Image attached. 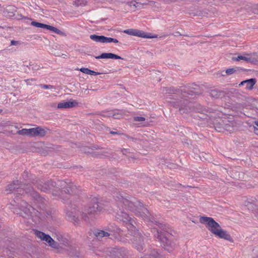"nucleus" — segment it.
I'll return each mask as SVG.
<instances>
[{"label": "nucleus", "mask_w": 258, "mask_h": 258, "mask_svg": "<svg viewBox=\"0 0 258 258\" xmlns=\"http://www.w3.org/2000/svg\"><path fill=\"white\" fill-rule=\"evenodd\" d=\"M162 91L168 94L166 97L168 102L173 107L178 108L181 113L190 111L200 112L203 110V106L201 104L195 105L191 102L188 101L187 99L202 93L200 87L195 84L188 85L183 90L173 87H164Z\"/></svg>", "instance_id": "f257e3e1"}, {"label": "nucleus", "mask_w": 258, "mask_h": 258, "mask_svg": "<svg viewBox=\"0 0 258 258\" xmlns=\"http://www.w3.org/2000/svg\"><path fill=\"white\" fill-rule=\"evenodd\" d=\"M114 197L117 204L123 205L126 209L134 212L137 216H141L145 221L154 222L153 217L149 210L144 208L143 204L135 198L121 193H116Z\"/></svg>", "instance_id": "f03ea898"}, {"label": "nucleus", "mask_w": 258, "mask_h": 258, "mask_svg": "<svg viewBox=\"0 0 258 258\" xmlns=\"http://www.w3.org/2000/svg\"><path fill=\"white\" fill-rule=\"evenodd\" d=\"M199 113L197 117L203 120L209 119L211 120V123L215 130L218 132L225 133L229 134L233 132L235 129V124L234 121H230L226 118L222 119L221 118H215L212 120V117H213L211 111H209L206 108L203 107V110L200 112L196 111Z\"/></svg>", "instance_id": "7ed1b4c3"}, {"label": "nucleus", "mask_w": 258, "mask_h": 258, "mask_svg": "<svg viewBox=\"0 0 258 258\" xmlns=\"http://www.w3.org/2000/svg\"><path fill=\"white\" fill-rule=\"evenodd\" d=\"M154 222H156L158 227L155 237L166 250L169 252L172 251L177 247L176 239L172 234L173 231L166 224L157 223L154 220Z\"/></svg>", "instance_id": "20e7f679"}, {"label": "nucleus", "mask_w": 258, "mask_h": 258, "mask_svg": "<svg viewBox=\"0 0 258 258\" xmlns=\"http://www.w3.org/2000/svg\"><path fill=\"white\" fill-rule=\"evenodd\" d=\"M201 223L207 224V228L214 235L221 239L232 241V239L227 232L221 228V227L215 220L211 218L202 216L200 218Z\"/></svg>", "instance_id": "39448f33"}, {"label": "nucleus", "mask_w": 258, "mask_h": 258, "mask_svg": "<svg viewBox=\"0 0 258 258\" xmlns=\"http://www.w3.org/2000/svg\"><path fill=\"white\" fill-rule=\"evenodd\" d=\"M90 202V205L85 208L84 211L82 213V219L89 223L94 221L96 218V215L100 214L104 208L95 197L91 198Z\"/></svg>", "instance_id": "423d86ee"}, {"label": "nucleus", "mask_w": 258, "mask_h": 258, "mask_svg": "<svg viewBox=\"0 0 258 258\" xmlns=\"http://www.w3.org/2000/svg\"><path fill=\"white\" fill-rule=\"evenodd\" d=\"M15 193L19 195H24V194H29L33 198L36 203L39 205L44 204L45 201L37 192L33 190V187L30 185L22 184L21 181L20 184L16 187Z\"/></svg>", "instance_id": "0eeeda50"}, {"label": "nucleus", "mask_w": 258, "mask_h": 258, "mask_svg": "<svg viewBox=\"0 0 258 258\" xmlns=\"http://www.w3.org/2000/svg\"><path fill=\"white\" fill-rule=\"evenodd\" d=\"M64 186L62 189L58 187L52 190V195L54 196H57L62 199L64 202L69 199L72 195L76 193L78 190L77 187L72 184H66L63 183Z\"/></svg>", "instance_id": "6e6552de"}, {"label": "nucleus", "mask_w": 258, "mask_h": 258, "mask_svg": "<svg viewBox=\"0 0 258 258\" xmlns=\"http://www.w3.org/2000/svg\"><path fill=\"white\" fill-rule=\"evenodd\" d=\"M130 231L133 236L132 239L133 246L139 251H145V241H147V238L144 237L136 227L135 229Z\"/></svg>", "instance_id": "1a4fd4ad"}, {"label": "nucleus", "mask_w": 258, "mask_h": 258, "mask_svg": "<svg viewBox=\"0 0 258 258\" xmlns=\"http://www.w3.org/2000/svg\"><path fill=\"white\" fill-rule=\"evenodd\" d=\"M116 218L118 221L127 225V228L129 231L135 229L136 226H135V224H136V222L134 219L131 217L126 212L121 209H119L116 212Z\"/></svg>", "instance_id": "9d476101"}, {"label": "nucleus", "mask_w": 258, "mask_h": 258, "mask_svg": "<svg viewBox=\"0 0 258 258\" xmlns=\"http://www.w3.org/2000/svg\"><path fill=\"white\" fill-rule=\"evenodd\" d=\"M35 234L41 240L46 241L50 247L56 249L59 248V244L55 241L48 234H46L39 230H36Z\"/></svg>", "instance_id": "9b49d317"}, {"label": "nucleus", "mask_w": 258, "mask_h": 258, "mask_svg": "<svg viewBox=\"0 0 258 258\" xmlns=\"http://www.w3.org/2000/svg\"><path fill=\"white\" fill-rule=\"evenodd\" d=\"M35 234L41 240L46 241L50 247L56 249L59 248V244L55 241L48 234H46L39 230H36Z\"/></svg>", "instance_id": "f8f14e48"}, {"label": "nucleus", "mask_w": 258, "mask_h": 258, "mask_svg": "<svg viewBox=\"0 0 258 258\" xmlns=\"http://www.w3.org/2000/svg\"><path fill=\"white\" fill-rule=\"evenodd\" d=\"M20 210L18 214L24 218H27L31 216L32 211H34V209L26 202L22 201L20 205Z\"/></svg>", "instance_id": "ddd939ff"}, {"label": "nucleus", "mask_w": 258, "mask_h": 258, "mask_svg": "<svg viewBox=\"0 0 258 258\" xmlns=\"http://www.w3.org/2000/svg\"><path fill=\"white\" fill-rule=\"evenodd\" d=\"M109 231V236L111 238L117 240L118 241H122V236L123 235V231L119 227L115 226H111L107 228Z\"/></svg>", "instance_id": "4468645a"}, {"label": "nucleus", "mask_w": 258, "mask_h": 258, "mask_svg": "<svg viewBox=\"0 0 258 258\" xmlns=\"http://www.w3.org/2000/svg\"><path fill=\"white\" fill-rule=\"evenodd\" d=\"M113 258H130L128 251L124 248H113L110 252Z\"/></svg>", "instance_id": "2eb2a0df"}, {"label": "nucleus", "mask_w": 258, "mask_h": 258, "mask_svg": "<svg viewBox=\"0 0 258 258\" xmlns=\"http://www.w3.org/2000/svg\"><path fill=\"white\" fill-rule=\"evenodd\" d=\"M31 25L35 26L36 27L41 28L44 29H47L49 30L52 32H53L57 34H62L63 32H62L60 30L56 28V27H54L53 26L44 24L43 23H39L35 21H32L31 22Z\"/></svg>", "instance_id": "dca6fc26"}, {"label": "nucleus", "mask_w": 258, "mask_h": 258, "mask_svg": "<svg viewBox=\"0 0 258 258\" xmlns=\"http://www.w3.org/2000/svg\"><path fill=\"white\" fill-rule=\"evenodd\" d=\"M54 184H55V183L52 180H49L45 182L40 181L37 183V187L41 191L46 192L54 187Z\"/></svg>", "instance_id": "f3484780"}, {"label": "nucleus", "mask_w": 258, "mask_h": 258, "mask_svg": "<svg viewBox=\"0 0 258 258\" xmlns=\"http://www.w3.org/2000/svg\"><path fill=\"white\" fill-rule=\"evenodd\" d=\"M208 92L210 97L214 99L222 98L225 95L224 91L218 89H211Z\"/></svg>", "instance_id": "a211bd4d"}, {"label": "nucleus", "mask_w": 258, "mask_h": 258, "mask_svg": "<svg viewBox=\"0 0 258 258\" xmlns=\"http://www.w3.org/2000/svg\"><path fill=\"white\" fill-rule=\"evenodd\" d=\"M245 205L249 210L256 211L258 207V201L255 198H251L245 202Z\"/></svg>", "instance_id": "6ab92c4d"}, {"label": "nucleus", "mask_w": 258, "mask_h": 258, "mask_svg": "<svg viewBox=\"0 0 258 258\" xmlns=\"http://www.w3.org/2000/svg\"><path fill=\"white\" fill-rule=\"evenodd\" d=\"M78 105V103L75 101H69L60 102L57 104V108L59 109L70 108L75 107Z\"/></svg>", "instance_id": "aec40b11"}, {"label": "nucleus", "mask_w": 258, "mask_h": 258, "mask_svg": "<svg viewBox=\"0 0 258 258\" xmlns=\"http://www.w3.org/2000/svg\"><path fill=\"white\" fill-rule=\"evenodd\" d=\"M96 59L101 58H112V59H123L120 56L112 53H103L101 55L95 56Z\"/></svg>", "instance_id": "412c9836"}, {"label": "nucleus", "mask_w": 258, "mask_h": 258, "mask_svg": "<svg viewBox=\"0 0 258 258\" xmlns=\"http://www.w3.org/2000/svg\"><path fill=\"white\" fill-rule=\"evenodd\" d=\"M46 133L47 131L40 126L35 127L34 137H43L46 135Z\"/></svg>", "instance_id": "4be33fe9"}, {"label": "nucleus", "mask_w": 258, "mask_h": 258, "mask_svg": "<svg viewBox=\"0 0 258 258\" xmlns=\"http://www.w3.org/2000/svg\"><path fill=\"white\" fill-rule=\"evenodd\" d=\"M106 230L107 231H104L97 229L94 232V235L98 238H101L104 237H109V231L107 230V229Z\"/></svg>", "instance_id": "5701e85b"}, {"label": "nucleus", "mask_w": 258, "mask_h": 258, "mask_svg": "<svg viewBox=\"0 0 258 258\" xmlns=\"http://www.w3.org/2000/svg\"><path fill=\"white\" fill-rule=\"evenodd\" d=\"M20 184V181H19V180L14 181L12 184L8 185L6 190L7 191H9V192H15L16 187Z\"/></svg>", "instance_id": "b1692460"}, {"label": "nucleus", "mask_w": 258, "mask_h": 258, "mask_svg": "<svg viewBox=\"0 0 258 258\" xmlns=\"http://www.w3.org/2000/svg\"><path fill=\"white\" fill-rule=\"evenodd\" d=\"M136 36H138L140 37L145 38H151L156 37V36H152L151 33H146L143 31L138 29L137 30Z\"/></svg>", "instance_id": "393cba45"}, {"label": "nucleus", "mask_w": 258, "mask_h": 258, "mask_svg": "<svg viewBox=\"0 0 258 258\" xmlns=\"http://www.w3.org/2000/svg\"><path fill=\"white\" fill-rule=\"evenodd\" d=\"M146 255L150 258H165L163 255L160 254L158 251L155 249H152L150 253Z\"/></svg>", "instance_id": "a878e982"}, {"label": "nucleus", "mask_w": 258, "mask_h": 258, "mask_svg": "<svg viewBox=\"0 0 258 258\" xmlns=\"http://www.w3.org/2000/svg\"><path fill=\"white\" fill-rule=\"evenodd\" d=\"M104 37V36L103 35H97L96 34H92L90 36V38L95 42L103 43Z\"/></svg>", "instance_id": "bb28decb"}, {"label": "nucleus", "mask_w": 258, "mask_h": 258, "mask_svg": "<svg viewBox=\"0 0 258 258\" xmlns=\"http://www.w3.org/2000/svg\"><path fill=\"white\" fill-rule=\"evenodd\" d=\"M112 154H113L112 152L109 153L106 150H104L103 151H100V152H95L94 153L95 156H99L100 157H110V156L112 155Z\"/></svg>", "instance_id": "cd10ccee"}, {"label": "nucleus", "mask_w": 258, "mask_h": 258, "mask_svg": "<svg viewBox=\"0 0 258 258\" xmlns=\"http://www.w3.org/2000/svg\"><path fill=\"white\" fill-rule=\"evenodd\" d=\"M246 81H248V83H246L245 84L246 85L245 88L248 90H251L253 88V86L256 83V80L255 79H250L246 80Z\"/></svg>", "instance_id": "c85d7f7f"}, {"label": "nucleus", "mask_w": 258, "mask_h": 258, "mask_svg": "<svg viewBox=\"0 0 258 258\" xmlns=\"http://www.w3.org/2000/svg\"><path fill=\"white\" fill-rule=\"evenodd\" d=\"M82 73H83L84 74L90 75H93L96 76L100 74L101 73L95 72L94 71L91 70L89 69L88 68H82Z\"/></svg>", "instance_id": "c756f323"}, {"label": "nucleus", "mask_w": 258, "mask_h": 258, "mask_svg": "<svg viewBox=\"0 0 258 258\" xmlns=\"http://www.w3.org/2000/svg\"><path fill=\"white\" fill-rule=\"evenodd\" d=\"M68 216L70 218V220L73 222L75 225L79 224V219L78 217H76L75 215H72L70 213H67Z\"/></svg>", "instance_id": "7c9ffc66"}, {"label": "nucleus", "mask_w": 258, "mask_h": 258, "mask_svg": "<svg viewBox=\"0 0 258 258\" xmlns=\"http://www.w3.org/2000/svg\"><path fill=\"white\" fill-rule=\"evenodd\" d=\"M246 55H247L246 62H250V63H253V64H255L257 62H258L257 58L252 56L251 54H246Z\"/></svg>", "instance_id": "2f4dec72"}, {"label": "nucleus", "mask_w": 258, "mask_h": 258, "mask_svg": "<svg viewBox=\"0 0 258 258\" xmlns=\"http://www.w3.org/2000/svg\"><path fill=\"white\" fill-rule=\"evenodd\" d=\"M110 42H114V43H118V41L115 38H111V37H107L104 36V43H110Z\"/></svg>", "instance_id": "473e14b6"}, {"label": "nucleus", "mask_w": 258, "mask_h": 258, "mask_svg": "<svg viewBox=\"0 0 258 258\" xmlns=\"http://www.w3.org/2000/svg\"><path fill=\"white\" fill-rule=\"evenodd\" d=\"M124 114V112L121 110L113 113L112 116L115 119H120Z\"/></svg>", "instance_id": "72a5a7b5"}, {"label": "nucleus", "mask_w": 258, "mask_h": 258, "mask_svg": "<svg viewBox=\"0 0 258 258\" xmlns=\"http://www.w3.org/2000/svg\"><path fill=\"white\" fill-rule=\"evenodd\" d=\"M137 30V29H127V30H124L123 31V32L124 33L127 34L128 35H133V36H136Z\"/></svg>", "instance_id": "f704fd0d"}, {"label": "nucleus", "mask_w": 258, "mask_h": 258, "mask_svg": "<svg viewBox=\"0 0 258 258\" xmlns=\"http://www.w3.org/2000/svg\"><path fill=\"white\" fill-rule=\"evenodd\" d=\"M247 55L246 56H242V55H239L237 57H233L232 60L234 61H239L241 60H244L246 61L247 60Z\"/></svg>", "instance_id": "c9c22d12"}, {"label": "nucleus", "mask_w": 258, "mask_h": 258, "mask_svg": "<svg viewBox=\"0 0 258 258\" xmlns=\"http://www.w3.org/2000/svg\"><path fill=\"white\" fill-rule=\"evenodd\" d=\"M28 129L23 128L21 130H19L17 132L16 134L22 136H28Z\"/></svg>", "instance_id": "e433bc0d"}, {"label": "nucleus", "mask_w": 258, "mask_h": 258, "mask_svg": "<svg viewBox=\"0 0 258 258\" xmlns=\"http://www.w3.org/2000/svg\"><path fill=\"white\" fill-rule=\"evenodd\" d=\"M237 71L235 68L228 69L226 70L225 74L227 75H230L236 72Z\"/></svg>", "instance_id": "4c0bfd02"}, {"label": "nucleus", "mask_w": 258, "mask_h": 258, "mask_svg": "<svg viewBox=\"0 0 258 258\" xmlns=\"http://www.w3.org/2000/svg\"><path fill=\"white\" fill-rule=\"evenodd\" d=\"M126 138H127L128 140H130L131 141L134 143H136L138 141H139V139L137 138H134L132 137H130L128 135L126 134H123Z\"/></svg>", "instance_id": "58836bf2"}, {"label": "nucleus", "mask_w": 258, "mask_h": 258, "mask_svg": "<svg viewBox=\"0 0 258 258\" xmlns=\"http://www.w3.org/2000/svg\"><path fill=\"white\" fill-rule=\"evenodd\" d=\"M28 136L34 137L35 127L28 129Z\"/></svg>", "instance_id": "ea45409f"}, {"label": "nucleus", "mask_w": 258, "mask_h": 258, "mask_svg": "<svg viewBox=\"0 0 258 258\" xmlns=\"http://www.w3.org/2000/svg\"><path fill=\"white\" fill-rule=\"evenodd\" d=\"M145 120L146 118L144 117L135 116L133 118V120L134 121H144Z\"/></svg>", "instance_id": "a19ab883"}, {"label": "nucleus", "mask_w": 258, "mask_h": 258, "mask_svg": "<svg viewBox=\"0 0 258 258\" xmlns=\"http://www.w3.org/2000/svg\"><path fill=\"white\" fill-rule=\"evenodd\" d=\"M40 87L43 89H54V87L52 85H45V84H40Z\"/></svg>", "instance_id": "79ce46f5"}, {"label": "nucleus", "mask_w": 258, "mask_h": 258, "mask_svg": "<svg viewBox=\"0 0 258 258\" xmlns=\"http://www.w3.org/2000/svg\"><path fill=\"white\" fill-rule=\"evenodd\" d=\"M121 152L124 155H125L127 157V155L131 154V152L130 151V149H122L121 150Z\"/></svg>", "instance_id": "37998d69"}, {"label": "nucleus", "mask_w": 258, "mask_h": 258, "mask_svg": "<svg viewBox=\"0 0 258 258\" xmlns=\"http://www.w3.org/2000/svg\"><path fill=\"white\" fill-rule=\"evenodd\" d=\"M24 81L26 83L27 85H31V82L36 81V79H34V78H32L30 79L25 80Z\"/></svg>", "instance_id": "c03bdc74"}, {"label": "nucleus", "mask_w": 258, "mask_h": 258, "mask_svg": "<svg viewBox=\"0 0 258 258\" xmlns=\"http://www.w3.org/2000/svg\"><path fill=\"white\" fill-rule=\"evenodd\" d=\"M252 12L255 14H258V5H255L252 7Z\"/></svg>", "instance_id": "a18cd8bd"}, {"label": "nucleus", "mask_w": 258, "mask_h": 258, "mask_svg": "<svg viewBox=\"0 0 258 258\" xmlns=\"http://www.w3.org/2000/svg\"><path fill=\"white\" fill-rule=\"evenodd\" d=\"M205 155H207L206 153H202L201 154L199 155V158L202 161L207 160V158L205 157Z\"/></svg>", "instance_id": "49530a36"}, {"label": "nucleus", "mask_w": 258, "mask_h": 258, "mask_svg": "<svg viewBox=\"0 0 258 258\" xmlns=\"http://www.w3.org/2000/svg\"><path fill=\"white\" fill-rule=\"evenodd\" d=\"M127 157L128 158V159H136L133 153H132V152H131V154H128V155H127Z\"/></svg>", "instance_id": "de8ad7c7"}, {"label": "nucleus", "mask_w": 258, "mask_h": 258, "mask_svg": "<svg viewBox=\"0 0 258 258\" xmlns=\"http://www.w3.org/2000/svg\"><path fill=\"white\" fill-rule=\"evenodd\" d=\"M32 66V69L33 70H38L40 68V67L37 64H33Z\"/></svg>", "instance_id": "09e8293b"}, {"label": "nucleus", "mask_w": 258, "mask_h": 258, "mask_svg": "<svg viewBox=\"0 0 258 258\" xmlns=\"http://www.w3.org/2000/svg\"><path fill=\"white\" fill-rule=\"evenodd\" d=\"M110 133L111 135H121V134L119 132L117 131H110Z\"/></svg>", "instance_id": "8fccbe9b"}, {"label": "nucleus", "mask_w": 258, "mask_h": 258, "mask_svg": "<svg viewBox=\"0 0 258 258\" xmlns=\"http://www.w3.org/2000/svg\"><path fill=\"white\" fill-rule=\"evenodd\" d=\"M253 131L256 135H258V128L256 126H253Z\"/></svg>", "instance_id": "3c124183"}, {"label": "nucleus", "mask_w": 258, "mask_h": 258, "mask_svg": "<svg viewBox=\"0 0 258 258\" xmlns=\"http://www.w3.org/2000/svg\"><path fill=\"white\" fill-rule=\"evenodd\" d=\"M82 92H83L84 94L87 95L89 93V90L85 89H84V91L82 90Z\"/></svg>", "instance_id": "603ef678"}, {"label": "nucleus", "mask_w": 258, "mask_h": 258, "mask_svg": "<svg viewBox=\"0 0 258 258\" xmlns=\"http://www.w3.org/2000/svg\"><path fill=\"white\" fill-rule=\"evenodd\" d=\"M246 83H248V81L244 80L243 81H242L239 84V86L240 87L241 86L244 85Z\"/></svg>", "instance_id": "864d4df0"}, {"label": "nucleus", "mask_w": 258, "mask_h": 258, "mask_svg": "<svg viewBox=\"0 0 258 258\" xmlns=\"http://www.w3.org/2000/svg\"><path fill=\"white\" fill-rule=\"evenodd\" d=\"M28 172L26 171H24L23 174V176L24 177H28Z\"/></svg>", "instance_id": "5fc2aeb1"}, {"label": "nucleus", "mask_w": 258, "mask_h": 258, "mask_svg": "<svg viewBox=\"0 0 258 258\" xmlns=\"http://www.w3.org/2000/svg\"><path fill=\"white\" fill-rule=\"evenodd\" d=\"M135 3H136V1H132L131 2H130V6H132L133 5V6L136 7V4H135Z\"/></svg>", "instance_id": "6e6d98bb"}, {"label": "nucleus", "mask_w": 258, "mask_h": 258, "mask_svg": "<svg viewBox=\"0 0 258 258\" xmlns=\"http://www.w3.org/2000/svg\"><path fill=\"white\" fill-rule=\"evenodd\" d=\"M17 43V42L15 40H12L11 42V45H16Z\"/></svg>", "instance_id": "4d7b16f0"}, {"label": "nucleus", "mask_w": 258, "mask_h": 258, "mask_svg": "<svg viewBox=\"0 0 258 258\" xmlns=\"http://www.w3.org/2000/svg\"><path fill=\"white\" fill-rule=\"evenodd\" d=\"M181 35V34L179 32L177 31V32H176L175 34H174V36H180Z\"/></svg>", "instance_id": "13d9d810"}, {"label": "nucleus", "mask_w": 258, "mask_h": 258, "mask_svg": "<svg viewBox=\"0 0 258 258\" xmlns=\"http://www.w3.org/2000/svg\"><path fill=\"white\" fill-rule=\"evenodd\" d=\"M94 148L96 149V150H99V149H103L102 147H100V146H95L94 147Z\"/></svg>", "instance_id": "bf43d9fd"}, {"label": "nucleus", "mask_w": 258, "mask_h": 258, "mask_svg": "<svg viewBox=\"0 0 258 258\" xmlns=\"http://www.w3.org/2000/svg\"><path fill=\"white\" fill-rule=\"evenodd\" d=\"M86 4V2L84 0H82V6H85Z\"/></svg>", "instance_id": "052dcab7"}, {"label": "nucleus", "mask_w": 258, "mask_h": 258, "mask_svg": "<svg viewBox=\"0 0 258 258\" xmlns=\"http://www.w3.org/2000/svg\"><path fill=\"white\" fill-rule=\"evenodd\" d=\"M86 147H82V149H81L82 152L83 151H84V152H86Z\"/></svg>", "instance_id": "680f3d73"}, {"label": "nucleus", "mask_w": 258, "mask_h": 258, "mask_svg": "<svg viewBox=\"0 0 258 258\" xmlns=\"http://www.w3.org/2000/svg\"><path fill=\"white\" fill-rule=\"evenodd\" d=\"M254 124L258 127V121H255L254 122Z\"/></svg>", "instance_id": "e2e57ef3"}, {"label": "nucleus", "mask_w": 258, "mask_h": 258, "mask_svg": "<svg viewBox=\"0 0 258 258\" xmlns=\"http://www.w3.org/2000/svg\"><path fill=\"white\" fill-rule=\"evenodd\" d=\"M149 123L148 122H146L145 123V124L143 125L144 126H147L149 125Z\"/></svg>", "instance_id": "0e129e2a"}, {"label": "nucleus", "mask_w": 258, "mask_h": 258, "mask_svg": "<svg viewBox=\"0 0 258 258\" xmlns=\"http://www.w3.org/2000/svg\"><path fill=\"white\" fill-rule=\"evenodd\" d=\"M113 172L110 171H108L107 175H110L111 173H112Z\"/></svg>", "instance_id": "69168bd1"}, {"label": "nucleus", "mask_w": 258, "mask_h": 258, "mask_svg": "<svg viewBox=\"0 0 258 258\" xmlns=\"http://www.w3.org/2000/svg\"><path fill=\"white\" fill-rule=\"evenodd\" d=\"M141 258H150L149 256H147L146 255L142 257Z\"/></svg>", "instance_id": "338daca9"}, {"label": "nucleus", "mask_w": 258, "mask_h": 258, "mask_svg": "<svg viewBox=\"0 0 258 258\" xmlns=\"http://www.w3.org/2000/svg\"><path fill=\"white\" fill-rule=\"evenodd\" d=\"M61 56H63V58H65V57L67 56V55L64 54H62Z\"/></svg>", "instance_id": "774afa93"}]
</instances>
